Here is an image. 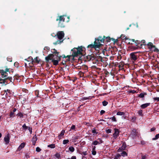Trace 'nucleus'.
I'll use <instances>...</instances> for the list:
<instances>
[{
	"label": "nucleus",
	"instance_id": "35",
	"mask_svg": "<svg viewBox=\"0 0 159 159\" xmlns=\"http://www.w3.org/2000/svg\"><path fill=\"white\" fill-rule=\"evenodd\" d=\"M138 114L139 115L141 116L143 115V111L142 110H139L138 111Z\"/></svg>",
	"mask_w": 159,
	"mask_h": 159
},
{
	"label": "nucleus",
	"instance_id": "54",
	"mask_svg": "<svg viewBox=\"0 0 159 159\" xmlns=\"http://www.w3.org/2000/svg\"><path fill=\"white\" fill-rule=\"evenodd\" d=\"M29 131H30V134H31L32 132V130H30V128H29Z\"/></svg>",
	"mask_w": 159,
	"mask_h": 159
},
{
	"label": "nucleus",
	"instance_id": "33",
	"mask_svg": "<svg viewBox=\"0 0 159 159\" xmlns=\"http://www.w3.org/2000/svg\"><path fill=\"white\" fill-rule=\"evenodd\" d=\"M10 116L11 118H12L14 116V113L13 112H11L10 114Z\"/></svg>",
	"mask_w": 159,
	"mask_h": 159
},
{
	"label": "nucleus",
	"instance_id": "9",
	"mask_svg": "<svg viewBox=\"0 0 159 159\" xmlns=\"http://www.w3.org/2000/svg\"><path fill=\"white\" fill-rule=\"evenodd\" d=\"M65 18H64V16H59L58 18H57L56 19L57 21H58L59 20V23H60L61 22H64V21Z\"/></svg>",
	"mask_w": 159,
	"mask_h": 159
},
{
	"label": "nucleus",
	"instance_id": "8",
	"mask_svg": "<svg viewBox=\"0 0 159 159\" xmlns=\"http://www.w3.org/2000/svg\"><path fill=\"white\" fill-rule=\"evenodd\" d=\"M4 140L6 144L9 143L10 141L9 135L8 134L4 138Z\"/></svg>",
	"mask_w": 159,
	"mask_h": 159
},
{
	"label": "nucleus",
	"instance_id": "18",
	"mask_svg": "<svg viewBox=\"0 0 159 159\" xmlns=\"http://www.w3.org/2000/svg\"><path fill=\"white\" fill-rule=\"evenodd\" d=\"M147 93H141L139 94V97L141 98H143L144 97L145 95H146Z\"/></svg>",
	"mask_w": 159,
	"mask_h": 159
},
{
	"label": "nucleus",
	"instance_id": "41",
	"mask_svg": "<svg viewBox=\"0 0 159 159\" xmlns=\"http://www.w3.org/2000/svg\"><path fill=\"white\" fill-rule=\"evenodd\" d=\"M92 154L93 155H95L96 154V152L95 150H93L92 151Z\"/></svg>",
	"mask_w": 159,
	"mask_h": 159
},
{
	"label": "nucleus",
	"instance_id": "47",
	"mask_svg": "<svg viewBox=\"0 0 159 159\" xmlns=\"http://www.w3.org/2000/svg\"><path fill=\"white\" fill-rule=\"evenodd\" d=\"M146 155H143L142 156V159H146Z\"/></svg>",
	"mask_w": 159,
	"mask_h": 159
},
{
	"label": "nucleus",
	"instance_id": "56",
	"mask_svg": "<svg viewBox=\"0 0 159 159\" xmlns=\"http://www.w3.org/2000/svg\"><path fill=\"white\" fill-rule=\"evenodd\" d=\"M100 143H102V139H100Z\"/></svg>",
	"mask_w": 159,
	"mask_h": 159
},
{
	"label": "nucleus",
	"instance_id": "16",
	"mask_svg": "<svg viewBox=\"0 0 159 159\" xmlns=\"http://www.w3.org/2000/svg\"><path fill=\"white\" fill-rule=\"evenodd\" d=\"M65 132V131L64 130L61 131V133L58 136V139H60L62 138V137L64 135Z\"/></svg>",
	"mask_w": 159,
	"mask_h": 159
},
{
	"label": "nucleus",
	"instance_id": "15",
	"mask_svg": "<svg viewBox=\"0 0 159 159\" xmlns=\"http://www.w3.org/2000/svg\"><path fill=\"white\" fill-rule=\"evenodd\" d=\"M126 148L125 144L123 143L121 148H120L118 150L119 152H120L121 150H124Z\"/></svg>",
	"mask_w": 159,
	"mask_h": 159
},
{
	"label": "nucleus",
	"instance_id": "6",
	"mask_svg": "<svg viewBox=\"0 0 159 159\" xmlns=\"http://www.w3.org/2000/svg\"><path fill=\"white\" fill-rule=\"evenodd\" d=\"M137 52H132L130 54V58L133 62L135 61L137 59V56L135 55V54Z\"/></svg>",
	"mask_w": 159,
	"mask_h": 159
},
{
	"label": "nucleus",
	"instance_id": "37",
	"mask_svg": "<svg viewBox=\"0 0 159 159\" xmlns=\"http://www.w3.org/2000/svg\"><path fill=\"white\" fill-rule=\"evenodd\" d=\"M22 127H23V129H24L25 130H26V129H28V127L25 124H24L22 125Z\"/></svg>",
	"mask_w": 159,
	"mask_h": 159
},
{
	"label": "nucleus",
	"instance_id": "59",
	"mask_svg": "<svg viewBox=\"0 0 159 159\" xmlns=\"http://www.w3.org/2000/svg\"><path fill=\"white\" fill-rule=\"evenodd\" d=\"M2 137V134L0 133V138H1Z\"/></svg>",
	"mask_w": 159,
	"mask_h": 159
},
{
	"label": "nucleus",
	"instance_id": "64",
	"mask_svg": "<svg viewBox=\"0 0 159 159\" xmlns=\"http://www.w3.org/2000/svg\"><path fill=\"white\" fill-rule=\"evenodd\" d=\"M67 159H70V158H67Z\"/></svg>",
	"mask_w": 159,
	"mask_h": 159
},
{
	"label": "nucleus",
	"instance_id": "27",
	"mask_svg": "<svg viewBox=\"0 0 159 159\" xmlns=\"http://www.w3.org/2000/svg\"><path fill=\"white\" fill-rule=\"evenodd\" d=\"M92 132L93 134H97L98 133V132H96L95 128H93L92 129Z\"/></svg>",
	"mask_w": 159,
	"mask_h": 159
},
{
	"label": "nucleus",
	"instance_id": "7",
	"mask_svg": "<svg viewBox=\"0 0 159 159\" xmlns=\"http://www.w3.org/2000/svg\"><path fill=\"white\" fill-rule=\"evenodd\" d=\"M115 132L113 136L114 138L116 139L119 135V131L118 129H114Z\"/></svg>",
	"mask_w": 159,
	"mask_h": 159
},
{
	"label": "nucleus",
	"instance_id": "5",
	"mask_svg": "<svg viewBox=\"0 0 159 159\" xmlns=\"http://www.w3.org/2000/svg\"><path fill=\"white\" fill-rule=\"evenodd\" d=\"M135 43L137 44L136 45L140 48H142L143 45H145V41L144 40H142L141 41L137 40Z\"/></svg>",
	"mask_w": 159,
	"mask_h": 159
},
{
	"label": "nucleus",
	"instance_id": "42",
	"mask_svg": "<svg viewBox=\"0 0 159 159\" xmlns=\"http://www.w3.org/2000/svg\"><path fill=\"white\" fill-rule=\"evenodd\" d=\"M7 78L11 82H13V81L14 80L11 77H8Z\"/></svg>",
	"mask_w": 159,
	"mask_h": 159
},
{
	"label": "nucleus",
	"instance_id": "24",
	"mask_svg": "<svg viewBox=\"0 0 159 159\" xmlns=\"http://www.w3.org/2000/svg\"><path fill=\"white\" fill-rule=\"evenodd\" d=\"M94 97L93 96H89L88 97H85L84 98V100H87V99H91L93 98Z\"/></svg>",
	"mask_w": 159,
	"mask_h": 159
},
{
	"label": "nucleus",
	"instance_id": "2",
	"mask_svg": "<svg viewBox=\"0 0 159 159\" xmlns=\"http://www.w3.org/2000/svg\"><path fill=\"white\" fill-rule=\"evenodd\" d=\"M54 52L53 53L54 55L56 57V58L54 57L55 56L52 54L49 55L48 57H45V59L47 61L49 60H51L54 65L56 66L58 64V62L61 60V57L58 56V54L56 50L53 49Z\"/></svg>",
	"mask_w": 159,
	"mask_h": 159
},
{
	"label": "nucleus",
	"instance_id": "45",
	"mask_svg": "<svg viewBox=\"0 0 159 159\" xmlns=\"http://www.w3.org/2000/svg\"><path fill=\"white\" fill-rule=\"evenodd\" d=\"M105 112V111L104 110H102L100 111V115H102V114H104Z\"/></svg>",
	"mask_w": 159,
	"mask_h": 159
},
{
	"label": "nucleus",
	"instance_id": "20",
	"mask_svg": "<svg viewBox=\"0 0 159 159\" xmlns=\"http://www.w3.org/2000/svg\"><path fill=\"white\" fill-rule=\"evenodd\" d=\"M148 46L149 49H151L153 47V44L152 43H149L148 44Z\"/></svg>",
	"mask_w": 159,
	"mask_h": 159
},
{
	"label": "nucleus",
	"instance_id": "13",
	"mask_svg": "<svg viewBox=\"0 0 159 159\" xmlns=\"http://www.w3.org/2000/svg\"><path fill=\"white\" fill-rule=\"evenodd\" d=\"M25 145V143H22L18 147L17 149L18 151H20L22 148H23Z\"/></svg>",
	"mask_w": 159,
	"mask_h": 159
},
{
	"label": "nucleus",
	"instance_id": "36",
	"mask_svg": "<svg viewBox=\"0 0 159 159\" xmlns=\"http://www.w3.org/2000/svg\"><path fill=\"white\" fill-rule=\"evenodd\" d=\"M75 125H72L71 126V127L70 128V130H75Z\"/></svg>",
	"mask_w": 159,
	"mask_h": 159
},
{
	"label": "nucleus",
	"instance_id": "46",
	"mask_svg": "<svg viewBox=\"0 0 159 159\" xmlns=\"http://www.w3.org/2000/svg\"><path fill=\"white\" fill-rule=\"evenodd\" d=\"M141 143L142 145H144L145 143V142L143 140L141 141Z\"/></svg>",
	"mask_w": 159,
	"mask_h": 159
},
{
	"label": "nucleus",
	"instance_id": "11",
	"mask_svg": "<svg viewBox=\"0 0 159 159\" xmlns=\"http://www.w3.org/2000/svg\"><path fill=\"white\" fill-rule=\"evenodd\" d=\"M130 135L133 138H135V136L137 135L136 133V130L135 129H133L132 130Z\"/></svg>",
	"mask_w": 159,
	"mask_h": 159
},
{
	"label": "nucleus",
	"instance_id": "40",
	"mask_svg": "<svg viewBox=\"0 0 159 159\" xmlns=\"http://www.w3.org/2000/svg\"><path fill=\"white\" fill-rule=\"evenodd\" d=\"M153 99L154 101H159V97H155L153 98Z\"/></svg>",
	"mask_w": 159,
	"mask_h": 159
},
{
	"label": "nucleus",
	"instance_id": "58",
	"mask_svg": "<svg viewBox=\"0 0 159 159\" xmlns=\"http://www.w3.org/2000/svg\"><path fill=\"white\" fill-rule=\"evenodd\" d=\"M84 158H86L85 157L83 156L82 159H83Z\"/></svg>",
	"mask_w": 159,
	"mask_h": 159
},
{
	"label": "nucleus",
	"instance_id": "49",
	"mask_svg": "<svg viewBox=\"0 0 159 159\" xmlns=\"http://www.w3.org/2000/svg\"><path fill=\"white\" fill-rule=\"evenodd\" d=\"M7 60L9 61H12L11 59V58H7Z\"/></svg>",
	"mask_w": 159,
	"mask_h": 159
},
{
	"label": "nucleus",
	"instance_id": "28",
	"mask_svg": "<svg viewBox=\"0 0 159 159\" xmlns=\"http://www.w3.org/2000/svg\"><path fill=\"white\" fill-rule=\"evenodd\" d=\"M69 149L70 151L72 152H73L75 150L74 148L72 146L70 147L69 148Z\"/></svg>",
	"mask_w": 159,
	"mask_h": 159
},
{
	"label": "nucleus",
	"instance_id": "51",
	"mask_svg": "<svg viewBox=\"0 0 159 159\" xmlns=\"http://www.w3.org/2000/svg\"><path fill=\"white\" fill-rule=\"evenodd\" d=\"M16 111V108H14L13 110V112H13L14 113V112H15V111Z\"/></svg>",
	"mask_w": 159,
	"mask_h": 159
},
{
	"label": "nucleus",
	"instance_id": "39",
	"mask_svg": "<svg viewBox=\"0 0 159 159\" xmlns=\"http://www.w3.org/2000/svg\"><path fill=\"white\" fill-rule=\"evenodd\" d=\"M41 149L39 147H38L36 148V151L39 152L41 151Z\"/></svg>",
	"mask_w": 159,
	"mask_h": 159
},
{
	"label": "nucleus",
	"instance_id": "50",
	"mask_svg": "<svg viewBox=\"0 0 159 159\" xmlns=\"http://www.w3.org/2000/svg\"><path fill=\"white\" fill-rule=\"evenodd\" d=\"M71 159H76V157L75 156H73L71 157Z\"/></svg>",
	"mask_w": 159,
	"mask_h": 159
},
{
	"label": "nucleus",
	"instance_id": "48",
	"mask_svg": "<svg viewBox=\"0 0 159 159\" xmlns=\"http://www.w3.org/2000/svg\"><path fill=\"white\" fill-rule=\"evenodd\" d=\"M155 130V128L154 127H153L151 129V131H154Z\"/></svg>",
	"mask_w": 159,
	"mask_h": 159
},
{
	"label": "nucleus",
	"instance_id": "25",
	"mask_svg": "<svg viewBox=\"0 0 159 159\" xmlns=\"http://www.w3.org/2000/svg\"><path fill=\"white\" fill-rule=\"evenodd\" d=\"M159 138V134H157L156 135L154 138H152V140H156L157 139Z\"/></svg>",
	"mask_w": 159,
	"mask_h": 159
},
{
	"label": "nucleus",
	"instance_id": "34",
	"mask_svg": "<svg viewBox=\"0 0 159 159\" xmlns=\"http://www.w3.org/2000/svg\"><path fill=\"white\" fill-rule=\"evenodd\" d=\"M55 156L57 158H59L60 157V155L59 153H57L55 155Z\"/></svg>",
	"mask_w": 159,
	"mask_h": 159
},
{
	"label": "nucleus",
	"instance_id": "62",
	"mask_svg": "<svg viewBox=\"0 0 159 159\" xmlns=\"http://www.w3.org/2000/svg\"><path fill=\"white\" fill-rule=\"evenodd\" d=\"M35 59H36V60H37V57H36V58H35Z\"/></svg>",
	"mask_w": 159,
	"mask_h": 159
},
{
	"label": "nucleus",
	"instance_id": "23",
	"mask_svg": "<svg viewBox=\"0 0 159 159\" xmlns=\"http://www.w3.org/2000/svg\"><path fill=\"white\" fill-rule=\"evenodd\" d=\"M33 143H35V142L37 140V139L36 135L34 136L32 138Z\"/></svg>",
	"mask_w": 159,
	"mask_h": 159
},
{
	"label": "nucleus",
	"instance_id": "1",
	"mask_svg": "<svg viewBox=\"0 0 159 159\" xmlns=\"http://www.w3.org/2000/svg\"><path fill=\"white\" fill-rule=\"evenodd\" d=\"M82 47L81 46L78 48H74L72 49V56H68L66 57H63L65 62L70 61L71 59H73L74 57L79 56V57H80L82 56Z\"/></svg>",
	"mask_w": 159,
	"mask_h": 159
},
{
	"label": "nucleus",
	"instance_id": "17",
	"mask_svg": "<svg viewBox=\"0 0 159 159\" xmlns=\"http://www.w3.org/2000/svg\"><path fill=\"white\" fill-rule=\"evenodd\" d=\"M125 115L124 112L121 111H118L116 113V115L118 116H124Z\"/></svg>",
	"mask_w": 159,
	"mask_h": 159
},
{
	"label": "nucleus",
	"instance_id": "53",
	"mask_svg": "<svg viewBox=\"0 0 159 159\" xmlns=\"http://www.w3.org/2000/svg\"><path fill=\"white\" fill-rule=\"evenodd\" d=\"M9 71V69L7 68H6L5 69V71L6 72H8Z\"/></svg>",
	"mask_w": 159,
	"mask_h": 159
},
{
	"label": "nucleus",
	"instance_id": "14",
	"mask_svg": "<svg viewBox=\"0 0 159 159\" xmlns=\"http://www.w3.org/2000/svg\"><path fill=\"white\" fill-rule=\"evenodd\" d=\"M150 103H147L145 104H143L141 105V107L143 108L144 109L147 107L150 106Z\"/></svg>",
	"mask_w": 159,
	"mask_h": 159
},
{
	"label": "nucleus",
	"instance_id": "12",
	"mask_svg": "<svg viewBox=\"0 0 159 159\" xmlns=\"http://www.w3.org/2000/svg\"><path fill=\"white\" fill-rule=\"evenodd\" d=\"M98 45H97L94 43V44H90L88 46V48H98Z\"/></svg>",
	"mask_w": 159,
	"mask_h": 159
},
{
	"label": "nucleus",
	"instance_id": "57",
	"mask_svg": "<svg viewBox=\"0 0 159 159\" xmlns=\"http://www.w3.org/2000/svg\"><path fill=\"white\" fill-rule=\"evenodd\" d=\"M95 146H94V147L93 148V150H95Z\"/></svg>",
	"mask_w": 159,
	"mask_h": 159
},
{
	"label": "nucleus",
	"instance_id": "29",
	"mask_svg": "<svg viewBox=\"0 0 159 159\" xmlns=\"http://www.w3.org/2000/svg\"><path fill=\"white\" fill-rule=\"evenodd\" d=\"M69 142V140H68V139H65V140H63V144H66L67 143H68Z\"/></svg>",
	"mask_w": 159,
	"mask_h": 159
},
{
	"label": "nucleus",
	"instance_id": "63",
	"mask_svg": "<svg viewBox=\"0 0 159 159\" xmlns=\"http://www.w3.org/2000/svg\"><path fill=\"white\" fill-rule=\"evenodd\" d=\"M67 18H68V19H69V17H67Z\"/></svg>",
	"mask_w": 159,
	"mask_h": 159
},
{
	"label": "nucleus",
	"instance_id": "22",
	"mask_svg": "<svg viewBox=\"0 0 159 159\" xmlns=\"http://www.w3.org/2000/svg\"><path fill=\"white\" fill-rule=\"evenodd\" d=\"M48 147L52 148H54L55 147V145L54 144H52L48 145Z\"/></svg>",
	"mask_w": 159,
	"mask_h": 159
},
{
	"label": "nucleus",
	"instance_id": "19",
	"mask_svg": "<svg viewBox=\"0 0 159 159\" xmlns=\"http://www.w3.org/2000/svg\"><path fill=\"white\" fill-rule=\"evenodd\" d=\"M99 143H100L98 141H97V140H95L92 143V145H96Z\"/></svg>",
	"mask_w": 159,
	"mask_h": 159
},
{
	"label": "nucleus",
	"instance_id": "4",
	"mask_svg": "<svg viewBox=\"0 0 159 159\" xmlns=\"http://www.w3.org/2000/svg\"><path fill=\"white\" fill-rule=\"evenodd\" d=\"M104 39L103 38L100 37H98L97 39H95L94 43L97 45H98V48H99L103 45L102 43H104Z\"/></svg>",
	"mask_w": 159,
	"mask_h": 159
},
{
	"label": "nucleus",
	"instance_id": "61",
	"mask_svg": "<svg viewBox=\"0 0 159 159\" xmlns=\"http://www.w3.org/2000/svg\"><path fill=\"white\" fill-rule=\"evenodd\" d=\"M124 39H126V37H125V38H124Z\"/></svg>",
	"mask_w": 159,
	"mask_h": 159
},
{
	"label": "nucleus",
	"instance_id": "38",
	"mask_svg": "<svg viewBox=\"0 0 159 159\" xmlns=\"http://www.w3.org/2000/svg\"><path fill=\"white\" fill-rule=\"evenodd\" d=\"M29 157H30V156H29V155L28 154L26 153L25 155V159H27Z\"/></svg>",
	"mask_w": 159,
	"mask_h": 159
},
{
	"label": "nucleus",
	"instance_id": "55",
	"mask_svg": "<svg viewBox=\"0 0 159 159\" xmlns=\"http://www.w3.org/2000/svg\"><path fill=\"white\" fill-rule=\"evenodd\" d=\"M59 26L61 27H63V26L62 25H60V24H59Z\"/></svg>",
	"mask_w": 159,
	"mask_h": 159
},
{
	"label": "nucleus",
	"instance_id": "60",
	"mask_svg": "<svg viewBox=\"0 0 159 159\" xmlns=\"http://www.w3.org/2000/svg\"><path fill=\"white\" fill-rule=\"evenodd\" d=\"M134 49H137V48L136 47H135L134 48Z\"/></svg>",
	"mask_w": 159,
	"mask_h": 159
},
{
	"label": "nucleus",
	"instance_id": "31",
	"mask_svg": "<svg viewBox=\"0 0 159 159\" xmlns=\"http://www.w3.org/2000/svg\"><path fill=\"white\" fill-rule=\"evenodd\" d=\"M102 105L103 106H105L108 104V102L105 101H104L102 102Z\"/></svg>",
	"mask_w": 159,
	"mask_h": 159
},
{
	"label": "nucleus",
	"instance_id": "10",
	"mask_svg": "<svg viewBox=\"0 0 159 159\" xmlns=\"http://www.w3.org/2000/svg\"><path fill=\"white\" fill-rule=\"evenodd\" d=\"M0 73L1 74L2 77H6L7 76V72L4 71L3 70H0Z\"/></svg>",
	"mask_w": 159,
	"mask_h": 159
},
{
	"label": "nucleus",
	"instance_id": "43",
	"mask_svg": "<svg viewBox=\"0 0 159 159\" xmlns=\"http://www.w3.org/2000/svg\"><path fill=\"white\" fill-rule=\"evenodd\" d=\"M111 130L110 129H108L106 130V132L108 134L111 133Z\"/></svg>",
	"mask_w": 159,
	"mask_h": 159
},
{
	"label": "nucleus",
	"instance_id": "52",
	"mask_svg": "<svg viewBox=\"0 0 159 159\" xmlns=\"http://www.w3.org/2000/svg\"><path fill=\"white\" fill-rule=\"evenodd\" d=\"M62 64L64 65H65L66 64V62H65V61H63L62 62Z\"/></svg>",
	"mask_w": 159,
	"mask_h": 159
},
{
	"label": "nucleus",
	"instance_id": "26",
	"mask_svg": "<svg viewBox=\"0 0 159 159\" xmlns=\"http://www.w3.org/2000/svg\"><path fill=\"white\" fill-rule=\"evenodd\" d=\"M120 156L121 155L120 154H118L113 158V159H119Z\"/></svg>",
	"mask_w": 159,
	"mask_h": 159
},
{
	"label": "nucleus",
	"instance_id": "44",
	"mask_svg": "<svg viewBox=\"0 0 159 159\" xmlns=\"http://www.w3.org/2000/svg\"><path fill=\"white\" fill-rule=\"evenodd\" d=\"M17 115L20 116V117H22L23 116V114L21 112H19L17 114Z\"/></svg>",
	"mask_w": 159,
	"mask_h": 159
},
{
	"label": "nucleus",
	"instance_id": "30",
	"mask_svg": "<svg viewBox=\"0 0 159 159\" xmlns=\"http://www.w3.org/2000/svg\"><path fill=\"white\" fill-rule=\"evenodd\" d=\"M121 156L123 157H125L127 156V154L125 151H123L122 152Z\"/></svg>",
	"mask_w": 159,
	"mask_h": 159
},
{
	"label": "nucleus",
	"instance_id": "21",
	"mask_svg": "<svg viewBox=\"0 0 159 159\" xmlns=\"http://www.w3.org/2000/svg\"><path fill=\"white\" fill-rule=\"evenodd\" d=\"M108 119H110L112 121H113V122H116L117 120H116V118L114 116H113L112 117H111V118H108Z\"/></svg>",
	"mask_w": 159,
	"mask_h": 159
},
{
	"label": "nucleus",
	"instance_id": "32",
	"mask_svg": "<svg viewBox=\"0 0 159 159\" xmlns=\"http://www.w3.org/2000/svg\"><path fill=\"white\" fill-rule=\"evenodd\" d=\"M80 153V154L82 155H84L85 156L87 154V151H84V152H82Z\"/></svg>",
	"mask_w": 159,
	"mask_h": 159
},
{
	"label": "nucleus",
	"instance_id": "3",
	"mask_svg": "<svg viewBox=\"0 0 159 159\" xmlns=\"http://www.w3.org/2000/svg\"><path fill=\"white\" fill-rule=\"evenodd\" d=\"M64 33L63 31H60L58 32L56 35H55V36H57V38L59 39V40H58L56 42L54 43V44L56 45L62 43L63 41L62 40V39L64 36Z\"/></svg>",
	"mask_w": 159,
	"mask_h": 159
}]
</instances>
